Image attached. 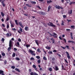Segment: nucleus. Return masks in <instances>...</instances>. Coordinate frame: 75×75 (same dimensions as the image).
Returning <instances> with one entry per match:
<instances>
[{
    "label": "nucleus",
    "mask_w": 75,
    "mask_h": 75,
    "mask_svg": "<svg viewBox=\"0 0 75 75\" xmlns=\"http://www.w3.org/2000/svg\"><path fill=\"white\" fill-rule=\"evenodd\" d=\"M53 34L54 35H52V36H53L54 38H57V37H58V35H57V34L55 33H54Z\"/></svg>",
    "instance_id": "6e6552de"
},
{
    "label": "nucleus",
    "mask_w": 75,
    "mask_h": 75,
    "mask_svg": "<svg viewBox=\"0 0 75 75\" xmlns=\"http://www.w3.org/2000/svg\"><path fill=\"white\" fill-rule=\"evenodd\" d=\"M30 60H31V61L33 60H34V58L33 57H32L30 58Z\"/></svg>",
    "instance_id": "8fccbe9b"
},
{
    "label": "nucleus",
    "mask_w": 75,
    "mask_h": 75,
    "mask_svg": "<svg viewBox=\"0 0 75 75\" xmlns=\"http://www.w3.org/2000/svg\"><path fill=\"white\" fill-rule=\"evenodd\" d=\"M2 58V56H1V55H0V61H3V59L1 58Z\"/></svg>",
    "instance_id": "7c9ffc66"
},
{
    "label": "nucleus",
    "mask_w": 75,
    "mask_h": 75,
    "mask_svg": "<svg viewBox=\"0 0 75 75\" xmlns=\"http://www.w3.org/2000/svg\"><path fill=\"white\" fill-rule=\"evenodd\" d=\"M57 55H58V56H59V57H61V55H60V54H57Z\"/></svg>",
    "instance_id": "4d7b16f0"
},
{
    "label": "nucleus",
    "mask_w": 75,
    "mask_h": 75,
    "mask_svg": "<svg viewBox=\"0 0 75 75\" xmlns=\"http://www.w3.org/2000/svg\"><path fill=\"white\" fill-rule=\"evenodd\" d=\"M28 30H29V28H28V27L27 26H26L25 28V31H28Z\"/></svg>",
    "instance_id": "9b49d317"
},
{
    "label": "nucleus",
    "mask_w": 75,
    "mask_h": 75,
    "mask_svg": "<svg viewBox=\"0 0 75 75\" xmlns=\"http://www.w3.org/2000/svg\"><path fill=\"white\" fill-rule=\"evenodd\" d=\"M49 71H52V68H49Z\"/></svg>",
    "instance_id": "a18cd8bd"
},
{
    "label": "nucleus",
    "mask_w": 75,
    "mask_h": 75,
    "mask_svg": "<svg viewBox=\"0 0 75 75\" xmlns=\"http://www.w3.org/2000/svg\"><path fill=\"white\" fill-rule=\"evenodd\" d=\"M37 51L38 52H40H40H41V50H40V49L39 48L38 49Z\"/></svg>",
    "instance_id": "b1692460"
},
{
    "label": "nucleus",
    "mask_w": 75,
    "mask_h": 75,
    "mask_svg": "<svg viewBox=\"0 0 75 75\" xmlns=\"http://www.w3.org/2000/svg\"><path fill=\"white\" fill-rule=\"evenodd\" d=\"M51 6H49L48 8V11H50V9H51Z\"/></svg>",
    "instance_id": "f3484780"
},
{
    "label": "nucleus",
    "mask_w": 75,
    "mask_h": 75,
    "mask_svg": "<svg viewBox=\"0 0 75 75\" xmlns=\"http://www.w3.org/2000/svg\"><path fill=\"white\" fill-rule=\"evenodd\" d=\"M16 60H17V61H19L20 60V58H19L18 57H16Z\"/></svg>",
    "instance_id": "ea45409f"
},
{
    "label": "nucleus",
    "mask_w": 75,
    "mask_h": 75,
    "mask_svg": "<svg viewBox=\"0 0 75 75\" xmlns=\"http://www.w3.org/2000/svg\"><path fill=\"white\" fill-rule=\"evenodd\" d=\"M1 14L2 17H4V13H3V12H1Z\"/></svg>",
    "instance_id": "aec40b11"
},
{
    "label": "nucleus",
    "mask_w": 75,
    "mask_h": 75,
    "mask_svg": "<svg viewBox=\"0 0 75 75\" xmlns=\"http://www.w3.org/2000/svg\"><path fill=\"white\" fill-rule=\"evenodd\" d=\"M62 70H66L65 69V67H64V65H62Z\"/></svg>",
    "instance_id": "6ab92c4d"
},
{
    "label": "nucleus",
    "mask_w": 75,
    "mask_h": 75,
    "mask_svg": "<svg viewBox=\"0 0 75 75\" xmlns=\"http://www.w3.org/2000/svg\"><path fill=\"white\" fill-rule=\"evenodd\" d=\"M6 28L7 29H8L9 28H10V26H9V23H8V24H7Z\"/></svg>",
    "instance_id": "a878e982"
},
{
    "label": "nucleus",
    "mask_w": 75,
    "mask_h": 75,
    "mask_svg": "<svg viewBox=\"0 0 75 75\" xmlns=\"http://www.w3.org/2000/svg\"><path fill=\"white\" fill-rule=\"evenodd\" d=\"M52 1L51 0H50L49 1L48 0L47 1V4H49V3L50 4L51 3H52Z\"/></svg>",
    "instance_id": "ddd939ff"
},
{
    "label": "nucleus",
    "mask_w": 75,
    "mask_h": 75,
    "mask_svg": "<svg viewBox=\"0 0 75 75\" xmlns=\"http://www.w3.org/2000/svg\"><path fill=\"white\" fill-rule=\"evenodd\" d=\"M52 61H55V57H53L52 59Z\"/></svg>",
    "instance_id": "603ef678"
},
{
    "label": "nucleus",
    "mask_w": 75,
    "mask_h": 75,
    "mask_svg": "<svg viewBox=\"0 0 75 75\" xmlns=\"http://www.w3.org/2000/svg\"><path fill=\"white\" fill-rule=\"evenodd\" d=\"M59 70L58 67L57 65L55 66V71H58Z\"/></svg>",
    "instance_id": "f8f14e48"
},
{
    "label": "nucleus",
    "mask_w": 75,
    "mask_h": 75,
    "mask_svg": "<svg viewBox=\"0 0 75 75\" xmlns=\"http://www.w3.org/2000/svg\"><path fill=\"white\" fill-rule=\"evenodd\" d=\"M66 48H67V49H69V46L67 45L66 46Z\"/></svg>",
    "instance_id": "0e129e2a"
},
{
    "label": "nucleus",
    "mask_w": 75,
    "mask_h": 75,
    "mask_svg": "<svg viewBox=\"0 0 75 75\" xmlns=\"http://www.w3.org/2000/svg\"><path fill=\"white\" fill-rule=\"evenodd\" d=\"M7 37H9L10 36V34L8 33H7V34H6Z\"/></svg>",
    "instance_id": "a19ab883"
},
{
    "label": "nucleus",
    "mask_w": 75,
    "mask_h": 75,
    "mask_svg": "<svg viewBox=\"0 0 75 75\" xmlns=\"http://www.w3.org/2000/svg\"><path fill=\"white\" fill-rule=\"evenodd\" d=\"M66 54H67V55H69V53L67 51L66 52Z\"/></svg>",
    "instance_id": "680f3d73"
},
{
    "label": "nucleus",
    "mask_w": 75,
    "mask_h": 75,
    "mask_svg": "<svg viewBox=\"0 0 75 75\" xmlns=\"http://www.w3.org/2000/svg\"><path fill=\"white\" fill-rule=\"evenodd\" d=\"M6 63H7V61L6 60H4V64H6Z\"/></svg>",
    "instance_id": "bf43d9fd"
},
{
    "label": "nucleus",
    "mask_w": 75,
    "mask_h": 75,
    "mask_svg": "<svg viewBox=\"0 0 75 75\" xmlns=\"http://www.w3.org/2000/svg\"><path fill=\"white\" fill-rule=\"evenodd\" d=\"M34 75H38V74L36 72H34Z\"/></svg>",
    "instance_id": "052dcab7"
},
{
    "label": "nucleus",
    "mask_w": 75,
    "mask_h": 75,
    "mask_svg": "<svg viewBox=\"0 0 75 75\" xmlns=\"http://www.w3.org/2000/svg\"><path fill=\"white\" fill-rule=\"evenodd\" d=\"M55 7L56 8H57V9H63V7H62L60 6H58L57 5H56L55 6Z\"/></svg>",
    "instance_id": "7ed1b4c3"
},
{
    "label": "nucleus",
    "mask_w": 75,
    "mask_h": 75,
    "mask_svg": "<svg viewBox=\"0 0 75 75\" xmlns=\"http://www.w3.org/2000/svg\"><path fill=\"white\" fill-rule=\"evenodd\" d=\"M49 23L50 24L49 25H51V27H55L56 26L55 25L53 24V23L52 22H50Z\"/></svg>",
    "instance_id": "39448f33"
},
{
    "label": "nucleus",
    "mask_w": 75,
    "mask_h": 75,
    "mask_svg": "<svg viewBox=\"0 0 75 75\" xmlns=\"http://www.w3.org/2000/svg\"><path fill=\"white\" fill-rule=\"evenodd\" d=\"M67 20L68 21V23H69V22H71L72 21L71 20L67 19Z\"/></svg>",
    "instance_id": "473e14b6"
},
{
    "label": "nucleus",
    "mask_w": 75,
    "mask_h": 75,
    "mask_svg": "<svg viewBox=\"0 0 75 75\" xmlns=\"http://www.w3.org/2000/svg\"><path fill=\"white\" fill-rule=\"evenodd\" d=\"M13 46V42L11 40H10L9 43V47L8 48V50L9 51L11 50V47Z\"/></svg>",
    "instance_id": "f257e3e1"
},
{
    "label": "nucleus",
    "mask_w": 75,
    "mask_h": 75,
    "mask_svg": "<svg viewBox=\"0 0 75 75\" xmlns=\"http://www.w3.org/2000/svg\"><path fill=\"white\" fill-rule=\"evenodd\" d=\"M51 40H52V43H54L55 42V40L53 39V38H51Z\"/></svg>",
    "instance_id": "a211bd4d"
},
{
    "label": "nucleus",
    "mask_w": 75,
    "mask_h": 75,
    "mask_svg": "<svg viewBox=\"0 0 75 75\" xmlns=\"http://www.w3.org/2000/svg\"><path fill=\"white\" fill-rule=\"evenodd\" d=\"M26 6H27L28 7H31V6L30 5H29V4H26Z\"/></svg>",
    "instance_id": "393cba45"
},
{
    "label": "nucleus",
    "mask_w": 75,
    "mask_h": 75,
    "mask_svg": "<svg viewBox=\"0 0 75 75\" xmlns=\"http://www.w3.org/2000/svg\"><path fill=\"white\" fill-rule=\"evenodd\" d=\"M2 25L3 27H6V26L5 25H4V24H2Z\"/></svg>",
    "instance_id": "3c124183"
},
{
    "label": "nucleus",
    "mask_w": 75,
    "mask_h": 75,
    "mask_svg": "<svg viewBox=\"0 0 75 75\" xmlns=\"http://www.w3.org/2000/svg\"><path fill=\"white\" fill-rule=\"evenodd\" d=\"M48 53L49 54H52V52L51 51H50L49 52H48Z\"/></svg>",
    "instance_id": "de8ad7c7"
},
{
    "label": "nucleus",
    "mask_w": 75,
    "mask_h": 75,
    "mask_svg": "<svg viewBox=\"0 0 75 75\" xmlns=\"http://www.w3.org/2000/svg\"><path fill=\"white\" fill-rule=\"evenodd\" d=\"M15 70L16 71H18V72H20V71L18 69H17V68H16L15 69Z\"/></svg>",
    "instance_id": "c85d7f7f"
},
{
    "label": "nucleus",
    "mask_w": 75,
    "mask_h": 75,
    "mask_svg": "<svg viewBox=\"0 0 75 75\" xmlns=\"http://www.w3.org/2000/svg\"><path fill=\"white\" fill-rule=\"evenodd\" d=\"M14 50L15 51H17V49L16 48H14Z\"/></svg>",
    "instance_id": "774afa93"
},
{
    "label": "nucleus",
    "mask_w": 75,
    "mask_h": 75,
    "mask_svg": "<svg viewBox=\"0 0 75 75\" xmlns=\"http://www.w3.org/2000/svg\"><path fill=\"white\" fill-rule=\"evenodd\" d=\"M67 57L68 59H71V57L69 56V54L67 55Z\"/></svg>",
    "instance_id": "2f4dec72"
},
{
    "label": "nucleus",
    "mask_w": 75,
    "mask_h": 75,
    "mask_svg": "<svg viewBox=\"0 0 75 75\" xmlns=\"http://www.w3.org/2000/svg\"><path fill=\"white\" fill-rule=\"evenodd\" d=\"M35 41L36 44L37 45H39V43H38V40H35Z\"/></svg>",
    "instance_id": "1a4fd4ad"
},
{
    "label": "nucleus",
    "mask_w": 75,
    "mask_h": 75,
    "mask_svg": "<svg viewBox=\"0 0 75 75\" xmlns=\"http://www.w3.org/2000/svg\"><path fill=\"white\" fill-rule=\"evenodd\" d=\"M36 57V58H37V59H40V57L39 56H37Z\"/></svg>",
    "instance_id": "49530a36"
},
{
    "label": "nucleus",
    "mask_w": 75,
    "mask_h": 75,
    "mask_svg": "<svg viewBox=\"0 0 75 75\" xmlns=\"http://www.w3.org/2000/svg\"><path fill=\"white\" fill-rule=\"evenodd\" d=\"M62 40H63V42H64V43H67V40H66V39H65L63 38L62 39Z\"/></svg>",
    "instance_id": "4468645a"
},
{
    "label": "nucleus",
    "mask_w": 75,
    "mask_h": 75,
    "mask_svg": "<svg viewBox=\"0 0 75 75\" xmlns=\"http://www.w3.org/2000/svg\"><path fill=\"white\" fill-rule=\"evenodd\" d=\"M15 56H16V54H15V53H13L12 54L13 57H15Z\"/></svg>",
    "instance_id": "72a5a7b5"
},
{
    "label": "nucleus",
    "mask_w": 75,
    "mask_h": 75,
    "mask_svg": "<svg viewBox=\"0 0 75 75\" xmlns=\"http://www.w3.org/2000/svg\"><path fill=\"white\" fill-rule=\"evenodd\" d=\"M38 64H40V63L41 62V60L40 59H39L38 61Z\"/></svg>",
    "instance_id": "58836bf2"
},
{
    "label": "nucleus",
    "mask_w": 75,
    "mask_h": 75,
    "mask_svg": "<svg viewBox=\"0 0 75 75\" xmlns=\"http://www.w3.org/2000/svg\"><path fill=\"white\" fill-rule=\"evenodd\" d=\"M11 68H12V69H15V66H12L11 67Z\"/></svg>",
    "instance_id": "6e6d98bb"
},
{
    "label": "nucleus",
    "mask_w": 75,
    "mask_h": 75,
    "mask_svg": "<svg viewBox=\"0 0 75 75\" xmlns=\"http://www.w3.org/2000/svg\"><path fill=\"white\" fill-rule=\"evenodd\" d=\"M27 8L26 7V6H25L24 7V10H26Z\"/></svg>",
    "instance_id": "5fc2aeb1"
},
{
    "label": "nucleus",
    "mask_w": 75,
    "mask_h": 75,
    "mask_svg": "<svg viewBox=\"0 0 75 75\" xmlns=\"http://www.w3.org/2000/svg\"><path fill=\"white\" fill-rule=\"evenodd\" d=\"M15 23H16V25H18V22H17V20H15Z\"/></svg>",
    "instance_id": "dca6fc26"
},
{
    "label": "nucleus",
    "mask_w": 75,
    "mask_h": 75,
    "mask_svg": "<svg viewBox=\"0 0 75 75\" xmlns=\"http://www.w3.org/2000/svg\"><path fill=\"white\" fill-rule=\"evenodd\" d=\"M29 52L30 53H31V55H33V56H35V54L33 53L34 52L33 51L29 49Z\"/></svg>",
    "instance_id": "20e7f679"
},
{
    "label": "nucleus",
    "mask_w": 75,
    "mask_h": 75,
    "mask_svg": "<svg viewBox=\"0 0 75 75\" xmlns=\"http://www.w3.org/2000/svg\"><path fill=\"white\" fill-rule=\"evenodd\" d=\"M9 20H10V18L9 17V16H8V15H7V17L6 18L7 21H8Z\"/></svg>",
    "instance_id": "2eb2a0df"
},
{
    "label": "nucleus",
    "mask_w": 75,
    "mask_h": 75,
    "mask_svg": "<svg viewBox=\"0 0 75 75\" xmlns=\"http://www.w3.org/2000/svg\"><path fill=\"white\" fill-rule=\"evenodd\" d=\"M12 30L13 31H14V32H16V29L15 28H12Z\"/></svg>",
    "instance_id": "5701e85b"
},
{
    "label": "nucleus",
    "mask_w": 75,
    "mask_h": 75,
    "mask_svg": "<svg viewBox=\"0 0 75 75\" xmlns=\"http://www.w3.org/2000/svg\"><path fill=\"white\" fill-rule=\"evenodd\" d=\"M45 12H42V16H44V15H45Z\"/></svg>",
    "instance_id": "e433bc0d"
},
{
    "label": "nucleus",
    "mask_w": 75,
    "mask_h": 75,
    "mask_svg": "<svg viewBox=\"0 0 75 75\" xmlns=\"http://www.w3.org/2000/svg\"><path fill=\"white\" fill-rule=\"evenodd\" d=\"M19 31H21V33H23V29H22V28H21L20 27Z\"/></svg>",
    "instance_id": "4be33fe9"
},
{
    "label": "nucleus",
    "mask_w": 75,
    "mask_h": 75,
    "mask_svg": "<svg viewBox=\"0 0 75 75\" xmlns=\"http://www.w3.org/2000/svg\"><path fill=\"white\" fill-rule=\"evenodd\" d=\"M6 0H0V2H1L3 7H5V1Z\"/></svg>",
    "instance_id": "f03ea898"
},
{
    "label": "nucleus",
    "mask_w": 75,
    "mask_h": 75,
    "mask_svg": "<svg viewBox=\"0 0 75 75\" xmlns=\"http://www.w3.org/2000/svg\"><path fill=\"white\" fill-rule=\"evenodd\" d=\"M18 23L19 24V25H20L21 27H22V28H24V26H23V25H22V22H19Z\"/></svg>",
    "instance_id": "423d86ee"
},
{
    "label": "nucleus",
    "mask_w": 75,
    "mask_h": 75,
    "mask_svg": "<svg viewBox=\"0 0 75 75\" xmlns=\"http://www.w3.org/2000/svg\"><path fill=\"white\" fill-rule=\"evenodd\" d=\"M31 75H34V73L33 72H31L30 74Z\"/></svg>",
    "instance_id": "338daca9"
},
{
    "label": "nucleus",
    "mask_w": 75,
    "mask_h": 75,
    "mask_svg": "<svg viewBox=\"0 0 75 75\" xmlns=\"http://www.w3.org/2000/svg\"><path fill=\"white\" fill-rule=\"evenodd\" d=\"M68 42H69V43L71 42H72V43H75V42L74 41H71V40H69L68 41Z\"/></svg>",
    "instance_id": "bb28decb"
},
{
    "label": "nucleus",
    "mask_w": 75,
    "mask_h": 75,
    "mask_svg": "<svg viewBox=\"0 0 75 75\" xmlns=\"http://www.w3.org/2000/svg\"><path fill=\"white\" fill-rule=\"evenodd\" d=\"M10 23L11 24V27L13 28V27H14V23H11V21H10Z\"/></svg>",
    "instance_id": "0eeeda50"
},
{
    "label": "nucleus",
    "mask_w": 75,
    "mask_h": 75,
    "mask_svg": "<svg viewBox=\"0 0 75 75\" xmlns=\"http://www.w3.org/2000/svg\"><path fill=\"white\" fill-rule=\"evenodd\" d=\"M69 2H71L70 0H67L66 1L67 3H69Z\"/></svg>",
    "instance_id": "c9c22d12"
},
{
    "label": "nucleus",
    "mask_w": 75,
    "mask_h": 75,
    "mask_svg": "<svg viewBox=\"0 0 75 75\" xmlns=\"http://www.w3.org/2000/svg\"><path fill=\"white\" fill-rule=\"evenodd\" d=\"M63 18H66L67 17V16L66 15H63Z\"/></svg>",
    "instance_id": "09e8293b"
},
{
    "label": "nucleus",
    "mask_w": 75,
    "mask_h": 75,
    "mask_svg": "<svg viewBox=\"0 0 75 75\" xmlns=\"http://www.w3.org/2000/svg\"><path fill=\"white\" fill-rule=\"evenodd\" d=\"M1 75H5L4 74V71L2 70H1L0 71V75H1Z\"/></svg>",
    "instance_id": "9d476101"
},
{
    "label": "nucleus",
    "mask_w": 75,
    "mask_h": 75,
    "mask_svg": "<svg viewBox=\"0 0 75 75\" xmlns=\"http://www.w3.org/2000/svg\"><path fill=\"white\" fill-rule=\"evenodd\" d=\"M4 40L5 39H4V38H2L1 40L2 41H3V42H4Z\"/></svg>",
    "instance_id": "e2e57ef3"
},
{
    "label": "nucleus",
    "mask_w": 75,
    "mask_h": 75,
    "mask_svg": "<svg viewBox=\"0 0 75 75\" xmlns=\"http://www.w3.org/2000/svg\"><path fill=\"white\" fill-rule=\"evenodd\" d=\"M2 56H5L6 55V54H5L3 52L2 53Z\"/></svg>",
    "instance_id": "79ce46f5"
},
{
    "label": "nucleus",
    "mask_w": 75,
    "mask_h": 75,
    "mask_svg": "<svg viewBox=\"0 0 75 75\" xmlns=\"http://www.w3.org/2000/svg\"><path fill=\"white\" fill-rule=\"evenodd\" d=\"M33 68H36L37 67L35 65H34V64H33Z\"/></svg>",
    "instance_id": "f704fd0d"
},
{
    "label": "nucleus",
    "mask_w": 75,
    "mask_h": 75,
    "mask_svg": "<svg viewBox=\"0 0 75 75\" xmlns=\"http://www.w3.org/2000/svg\"><path fill=\"white\" fill-rule=\"evenodd\" d=\"M43 59H44V60H47V58H46V57H44L43 58Z\"/></svg>",
    "instance_id": "37998d69"
},
{
    "label": "nucleus",
    "mask_w": 75,
    "mask_h": 75,
    "mask_svg": "<svg viewBox=\"0 0 75 75\" xmlns=\"http://www.w3.org/2000/svg\"><path fill=\"white\" fill-rule=\"evenodd\" d=\"M18 41L19 42H21V39L19 38L18 39Z\"/></svg>",
    "instance_id": "c03bdc74"
},
{
    "label": "nucleus",
    "mask_w": 75,
    "mask_h": 75,
    "mask_svg": "<svg viewBox=\"0 0 75 75\" xmlns=\"http://www.w3.org/2000/svg\"><path fill=\"white\" fill-rule=\"evenodd\" d=\"M42 12L41 11H39L38 12V14H40V15H42Z\"/></svg>",
    "instance_id": "412c9836"
},
{
    "label": "nucleus",
    "mask_w": 75,
    "mask_h": 75,
    "mask_svg": "<svg viewBox=\"0 0 75 75\" xmlns=\"http://www.w3.org/2000/svg\"><path fill=\"white\" fill-rule=\"evenodd\" d=\"M38 1L40 2H42L44 1V0H38Z\"/></svg>",
    "instance_id": "69168bd1"
},
{
    "label": "nucleus",
    "mask_w": 75,
    "mask_h": 75,
    "mask_svg": "<svg viewBox=\"0 0 75 75\" xmlns=\"http://www.w3.org/2000/svg\"><path fill=\"white\" fill-rule=\"evenodd\" d=\"M72 13V10H71L69 12V14H71Z\"/></svg>",
    "instance_id": "4c0bfd02"
},
{
    "label": "nucleus",
    "mask_w": 75,
    "mask_h": 75,
    "mask_svg": "<svg viewBox=\"0 0 75 75\" xmlns=\"http://www.w3.org/2000/svg\"><path fill=\"white\" fill-rule=\"evenodd\" d=\"M37 8H39V9H41V8L40 7V6H37Z\"/></svg>",
    "instance_id": "864d4df0"
},
{
    "label": "nucleus",
    "mask_w": 75,
    "mask_h": 75,
    "mask_svg": "<svg viewBox=\"0 0 75 75\" xmlns=\"http://www.w3.org/2000/svg\"><path fill=\"white\" fill-rule=\"evenodd\" d=\"M16 45H18V46H20V43L18 42H17L16 43Z\"/></svg>",
    "instance_id": "c756f323"
},
{
    "label": "nucleus",
    "mask_w": 75,
    "mask_h": 75,
    "mask_svg": "<svg viewBox=\"0 0 75 75\" xmlns=\"http://www.w3.org/2000/svg\"><path fill=\"white\" fill-rule=\"evenodd\" d=\"M32 4H36V2L34 1H32L31 2Z\"/></svg>",
    "instance_id": "cd10ccee"
},
{
    "label": "nucleus",
    "mask_w": 75,
    "mask_h": 75,
    "mask_svg": "<svg viewBox=\"0 0 75 75\" xmlns=\"http://www.w3.org/2000/svg\"><path fill=\"white\" fill-rule=\"evenodd\" d=\"M26 47H27V48H28V47H30V45H26Z\"/></svg>",
    "instance_id": "13d9d810"
}]
</instances>
